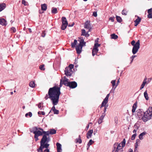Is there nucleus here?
Instances as JSON below:
<instances>
[{"label":"nucleus","instance_id":"nucleus-1","mask_svg":"<svg viewBox=\"0 0 152 152\" xmlns=\"http://www.w3.org/2000/svg\"><path fill=\"white\" fill-rule=\"evenodd\" d=\"M60 94V88L53 87L49 89L48 94H46L45 98L46 100L49 98L52 101L53 104L55 106L58 103Z\"/></svg>","mask_w":152,"mask_h":152},{"label":"nucleus","instance_id":"nucleus-2","mask_svg":"<svg viewBox=\"0 0 152 152\" xmlns=\"http://www.w3.org/2000/svg\"><path fill=\"white\" fill-rule=\"evenodd\" d=\"M42 140L43 142L42 144H43L44 148L47 149L50 145L48 143L50 141V137L49 136L47 137L45 135H43L41 141Z\"/></svg>","mask_w":152,"mask_h":152},{"label":"nucleus","instance_id":"nucleus-3","mask_svg":"<svg viewBox=\"0 0 152 152\" xmlns=\"http://www.w3.org/2000/svg\"><path fill=\"white\" fill-rule=\"evenodd\" d=\"M123 148L121 147L120 144L115 143L113 145L112 152H123Z\"/></svg>","mask_w":152,"mask_h":152},{"label":"nucleus","instance_id":"nucleus-4","mask_svg":"<svg viewBox=\"0 0 152 152\" xmlns=\"http://www.w3.org/2000/svg\"><path fill=\"white\" fill-rule=\"evenodd\" d=\"M152 116L151 114H150L149 113H148V111H146L145 112H144V115L142 119L143 121L145 122L151 119Z\"/></svg>","mask_w":152,"mask_h":152},{"label":"nucleus","instance_id":"nucleus-5","mask_svg":"<svg viewBox=\"0 0 152 152\" xmlns=\"http://www.w3.org/2000/svg\"><path fill=\"white\" fill-rule=\"evenodd\" d=\"M56 133V130L54 129H52L49 131H47L43 132V135H45L47 137L49 136L50 134H54Z\"/></svg>","mask_w":152,"mask_h":152},{"label":"nucleus","instance_id":"nucleus-6","mask_svg":"<svg viewBox=\"0 0 152 152\" xmlns=\"http://www.w3.org/2000/svg\"><path fill=\"white\" fill-rule=\"evenodd\" d=\"M111 83L112 84L113 87L111 90L110 91V93H113V94H114V91L117 87V86H116V80H112L111 82Z\"/></svg>","mask_w":152,"mask_h":152},{"label":"nucleus","instance_id":"nucleus-7","mask_svg":"<svg viewBox=\"0 0 152 152\" xmlns=\"http://www.w3.org/2000/svg\"><path fill=\"white\" fill-rule=\"evenodd\" d=\"M64 72L65 74L67 77L71 76L73 73L72 70L66 67L65 69Z\"/></svg>","mask_w":152,"mask_h":152},{"label":"nucleus","instance_id":"nucleus-8","mask_svg":"<svg viewBox=\"0 0 152 152\" xmlns=\"http://www.w3.org/2000/svg\"><path fill=\"white\" fill-rule=\"evenodd\" d=\"M137 115L138 116L139 118H141L142 117L143 115L144 114V112L142 109H139L137 111Z\"/></svg>","mask_w":152,"mask_h":152},{"label":"nucleus","instance_id":"nucleus-9","mask_svg":"<svg viewBox=\"0 0 152 152\" xmlns=\"http://www.w3.org/2000/svg\"><path fill=\"white\" fill-rule=\"evenodd\" d=\"M140 45H138L137 44L135 46L133 47L132 49V53L134 54V55L138 51L139 49L140 48Z\"/></svg>","mask_w":152,"mask_h":152},{"label":"nucleus","instance_id":"nucleus-10","mask_svg":"<svg viewBox=\"0 0 152 152\" xmlns=\"http://www.w3.org/2000/svg\"><path fill=\"white\" fill-rule=\"evenodd\" d=\"M97 46V45H96V44L94 45V46L92 50V54L93 56H94L95 54H96L97 52L99 50L98 49V48L99 46Z\"/></svg>","mask_w":152,"mask_h":152},{"label":"nucleus","instance_id":"nucleus-11","mask_svg":"<svg viewBox=\"0 0 152 152\" xmlns=\"http://www.w3.org/2000/svg\"><path fill=\"white\" fill-rule=\"evenodd\" d=\"M77 86V84L75 81H72L69 82L68 87L71 88H74Z\"/></svg>","mask_w":152,"mask_h":152},{"label":"nucleus","instance_id":"nucleus-12","mask_svg":"<svg viewBox=\"0 0 152 152\" xmlns=\"http://www.w3.org/2000/svg\"><path fill=\"white\" fill-rule=\"evenodd\" d=\"M57 152H61L62 150L61 149V145L59 142L56 143Z\"/></svg>","mask_w":152,"mask_h":152},{"label":"nucleus","instance_id":"nucleus-13","mask_svg":"<svg viewBox=\"0 0 152 152\" xmlns=\"http://www.w3.org/2000/svg\"><path fill=\"white\" fill-rule=\"evenodd\" d=\"M93 130L91 129L89 130L87 133L86 134V137L88 139H89L91 138L92 135V134L93 133Z\"/></svg>","mask_w":152,"mask_h":152},{"label":"nucleus","instance_id":"nucleus-14","mask_svg":"<svg viewBox=\"0 0 152 152\" xmlns=\"http://www.w3.org/2000/svg\"><path fill=\"white\" fill-rule=\"evenodd\" d=\"M0 24L2 26H6L7 25V21L4 18H0Z\"/></svg>","mask_w":152,"mask_h":152},{"label":"nucleus","instance_id":"nucleus-15","mask_svg":"<svg viewBox=\"0 0 152 152\" xmlns=\"http://www.w3.org/2000/svg\"><path fill=\"white\" fill-rule=\"evenodd\" d=\"M82 48H81V47H80V46L79 45H77L76 47V50L77 54H80L81 53L82 51Z\"/></svg>","mask_w":152,"mask_h":152},{"label":"nucleus","instance_id":"nucleus-16","mask_svg":"<svg viewBox=\"0 0 152 152\" xmlns=\"http://www.w3.org/2000/svg\"><path fill=\"white\" fill-rule=\"evenodd\" d=\"M91 26L90 23V22L88 21H86L85 23L84 27L86 28H89L91 27Z\"/></svg>","mask_w":152,"mask_h":152},{"label":"nucleus","instance_id":"nucleus-17","mask_svg":"<svg viewBox=\"0 0 152 152\" xmlns=\"http://www.w3.org/2000/svg\"><path fill=\"white\" fill-rule=\"evenodd\" d=\"M131 44L133 47L135 46L137 44V45H140V40H138L136 43L135 41L134 40H133L131 42Z\"/></svg>","mask_w":152,"mask_h":152},{"label":"nucleus","instance_id":"nucleus-18","mask_svg":"<svg viewBox=\"0 0 152 152\" xmlns=\"http://www.w3.org/2000/svg\"><path fill=\"white\" fill-rule=\"evenodd\" d=\"M6 7V5L5 3H2L0 4V11H1L3 10Z\"/></svg>","mask_w":152,"mask_h":152},{"label":"nucleus","instance_id":"nucleus-19","mask_svg":"<svg viewBox=\"0 0 152 152\" xmlns=\"http://www.w3.org/2000/svg\"><path fill=\"white\" fill-rule=\"evenodd\" d=\"M137 102H136L133 104L132 109V112L133 113L135 112L136 108L137 107Z\"/></svg>","mask_w":152,"mask_h":152},{"label":"nucleus","instance_id":"nucleus-20","mask_svg":"<svg viewBox=\"0 0 152 152\" xmlns=\"http://www.w3.org/2000/svg\"><path fill=\"white\" fill-rule=\"evenodd\" d=\"M43 134V132H42L41 131L39 130H37V132H34V134L35 135H37L38 136L42 135Z\"/></svg>","mask_w":152,"mask_h":152},{"label":"nucleus","instance_id":"nucleus-21","mask_svg":"<svg viewBox=\"0 0 152 152\" xmlns=\"http://www.w3.org/2000/svg\"><path fill=\"white\" fill-rule=\"evenodd\" d=\"M146 134L145 132H144L140 134L139 136V139L142 140L143 139V137Z\"/></svg>","mask_w":152,"mask_h":152},{"label":"nucleus","instance_id":"nucleus-22","mask_svg":"<svg viewBox=\"0 0 152 152\" xmlns=\"http://www.w3.org/2000/svg\"><path fill=\"white\" fill-rule=\"evenodd\" d=\"M61 20L62 23L68 24L67 21L66 20V18L65 17H62L61 18Z\"/></svg>","mask_w":152,"mask_h":152},{"label":"nucleus","instance_id":"nucleus-23","mask_svg":"<svg viewBox=\"0 0 152 152\" xmlns=\"http://www.w3.org/2000/svg\"><path fill=\"white\" fill-rule=\"evenodd\" d=\"M103 113H103V115L101 116L98 120V123L99 124H100L102 123V120L104 118V115H103Z\"/></svg>","mask_w":152,"mask_h":152},{"label":"nucleus","instance_id":"nucleus-24","mask_svg":"<svg viewBox=\"0 0 152 152\" xmlns=\"http://www.w3.org/2000/svg\"><path fill=\"white\" fill-rule=\"evenodd\" d=\"M41 9L42 10L45 11L47 9V6L46 4H42L41 5Z\"/></svg>","mask_w":152,"mask_h":152},{"label":"nucleus","instance_id":"nucleus-25","mask_svg":"<svg viewBox=\"0 0 152 152\" xmlns=\"http://www.w3.org/2000/svg\"><path fill=\"white\" fill-rule=\"evenodd\" d=\"M144 96L146 100H149V97L148 96V95L147 93V91L146 90L144 93Z\"/></svg>","mask_w":152,"mask_h":152},{"label":"nucleus","instance_id":"nucleus-26","mask_svg":"<svg viewBox=\"0 0 152 152\" xmlns=\"http://www.w3.org/2000/svg\"><path fill=\"white\" fill-rule=\"evenodd\" d=\"M40 146L39 148V149H40L41 152H43V149L44 148V147L43 146V144H42L43 143V140L42 141H40Z\"/></svg>","mask_w":152,"mask_h":152},{"label":"nucleus","instance_id":"nucleus-27","mask_svg":"<svg viewBox=\"0 0 152 152\" xmlns=\"http://www.w3.org/2000/svg\"><path fill=\"white\" fill-rule=\"evenodd\" d=\"M148 14L147 15L148 17L152 16V8L149 9L148 10Z\"/></svg>","mask_w":152,"mask_h":152},{"label":"nucleus","instance_id":"nucleus-28","mask_svg":"<svg viewBox=\"0 0 152 152\" xmlns=\"http://www.w3.org/2000/svg\"><path fill=\"white\" fill-rule=\"evenodd\" d=\"M38 130V128L37 127L35 126L32 128V129L30 130L31 132H33L34 134V132H37Z\"/></svg>","mask_w":152,"mask_h":152},{"label":"nucleus","instance_id":"nucleus-29","mask_svg":"<svg viewBox=\"0 0 152 152\" xmlns=\"http://www.w3.org/2000/svg\"><path fill=\"white\" fill-rule=\"evenodd\" d=\"M120 145L121 144L122 146L121 147L123 148L125 146L126 144V140L125 138L123 139V141L121 142Z\"/></svg>","mask_w":152,"mask_h":152},{"label":"nucleus","instance_id":"nucleus-30","mask_svg":"<svg viewBox=\"0 0 152 152\" xmlns=\"http://www.w3.org/2000/svg\"><path fill=\"white\" fill-rule=\"evenodd\" d=\"M111 38L112 39H116L118 38V36L115 34H113L110 35Z\"/></svg>","mask_w":152,"mask_h":152},{"label":"nucleus","instance_id":"nucleus-31","mask_svg":"<svg viewBox=\"0 0 152 152\" xmlns=\"http://www.w3.org/2000/svg\"><path fill=\"white\" fill-rule=\"evenodd\" d=\"M116 18L117 21L118 22L121 23L122 22V20L120 17L116 15Z\"/></svg>","mask_w":152,"mask_h":152},{"label":"nucleus","instance_id":"nucleus-32","mask_svg":"<svg viewBox=\"0 0 152 152\" xmlns=\"http://www.w3.org/2000/svg\"><path fill=\"white\" fill-rule=\"evenodd\" d=\"M77 41L76 39L74 40V42L71 43L72 47L73 48L75 47L77 44Z\"/></svg>","mask_w":152,"mask_h":152},{"label":"nucleus","instance_id":"nucleus-33","mask_svg":"<svg viewBox=\"0 0 152 152\" xmlns=\"http://www.w3.org/2000/svg\"><path fill=\"white\" fill-rule=\"evenodd\" d=\"M30 87L32 88H34L35 86V83L34 81H31L30 82L29 84Z\"/></svg>","mask_w":152,"mask_h":152},{"label":"nucleus","instance_id":"nucleus-34","mask_svg":"<svg viewBox=\"0 0 152 152\" xmlns=\"http://www.w3.org/2000/svg\"><path fill=\"white\" fill-rule=\"evenodd\" d=\"M67 25L68 24L62 23V25L61 27V29L62 30H64L67 27Z\"/></svg>","mask_w":152,"mask_h":152},{"label":"nucleus","instance_id":"nucleus-35","mask_svg":"<svg viewBox=\"0 0 152 152\" xmlns=\"http://www.w3.org/2000/svg\"><path fill=\"white\" fill-rule=\"evenodd\" d=\"M52 13L53 14H56L57 12V10L56 8L53 7L52 9Z\"/></svg>","mask_w":152,"mask_h":152},{"label":"nucleus","instance_id":"nucleus-36","mask_svg":"<svg viewBox=\"0 0 152 152\" xmlns=\"http://www.w3.org/2000/svg\"><path fill=\"white\" fill-rule=\"evenodd\" d=\"M148 111V113L151 114V115L152 116V107H150L148 109V110L146 111Z\"/></svg>","mask_w":152,"mask_h":152},{"label":"nucleus","instance_id":"nucleus-37","mask_svg":"<svg viewBox=\"0 0 152 152\" xmlns=\"http://www.w3.org/2000/svg\"><path fill=\"white\" fill-rule=\"evenodd\" d=\"M141 20V18H140L139 16H137V19L134 21V22H136L138 23L140 22Z\"/></svg>","mask_w":152,"mask_h":152},{"label":"nucleus","instance_id":"nucleus-38","mask_svg":"<svg viewBox=\"0 0 152 152\" xmlns=\"http://www.w3.org/2000/svg\"><path fill=\"white\" fill-rule=\"evenodd\" d=\"M76 142H78L80 144L82 143V140L81 139L80 136V135H79V138L78 139H76Z\"/></svg>","mask_w":152,"mask_h":152},{"label":"nucleus","instance_id":"nucleus-39","mask_svg":"<svg viewBox=\"0 0 152 152\" xmlns=\"http://www.w3.org/2000/svg\"><path fill=\"white\" fill-rule=\"evenodd\" d=\"M136 57H137L136 55H134L130 57V59H131V62L130 63V64H131L133 62L134 59V58Z\"/></svg>","mask_w":152,"mask_h":152},{"label":"nucleus","instance_id":"nucleus-40","mask_svg":"<svg viewBox=\"0 0 152 152\" xmlns=\"http://www.w3.org/2000/svg\"><path fill=\"white\" fill-rule=\"evenodd\" d=\"M110 94H109L107 95L106 96V97H105V104L106 103H107L108 101V99L109 97V96H110Z\"/></svg>","mask_w":152,"mask_h":152},{"label":"nucleus","instance_id":"nucleus-41","mask_svg":"<svg viewBox=\"0 0 152 152\" xmlns=\"http://www.w3.org/2000/svg\"><path fill=\"white\" fill-rule=\"evenodd\" d=\"M62 84H63L65 86L68 87L69 83V82H66L65 81L62 80Z\"/></svg>","mask_w":152,"mask_h":152},{"label":"nucleus","instance_id":"nucleus-42","mask_svg":"<svg viewBox=\"0 0 152 152\" xmlns=\"http://www.w3.org/2000/svg\"><path fill=\"white\" fill-rule=\"evenodd\" d=\"M99 38H97L95 41V44L94 45H95L96 44L97 45V46H99L100 45V44H99L98 43V42H99Z\"/></svg>","mask_w":152,"mask_h":152},{"label":"nucleus","instance_id":"nucleus-43","mask_svg":"<svg viewBox=\"0 0 152 152\" xmlns=\"http://www.w3.org/2000/svg\"><path fill=\"white\" fill-rule=\"evenodd\" d=\"M86 42H84L82 43L80 42L79 45H78L80 46V47H81V48H82L83 46H86Z\"/></svg>","mask_w":152,"mask_h":152},{"label":"nucleus","instance_id":"nucleus-44","mask_svg":"<svg viewBox=\"0 0 152 152\" xmlns=\"http://www.w3.org/2000/svg\"><path fill=\"white\" fill-rule=\"evenodd\" d=\"M94 142V141H92V140L91 139L88 142V143L87 145H88V147H90V146Z\"/></svg>","mask_w":152,"mask_h":152},{"label":"nucleus","instance_id":"nucleus-45","mask_svg":"<svg viewBox=\"0 0 152 152\" xmlns=\"http://www.w3.org/2000/svg\"><path fill=\"white\" fill-rule=\"evenodd\" d=\"M44 67L45 65L44 64L41 65L39 66V68L41 70L44 71L45 69Z\"/></svg>","mask_w":152,"mask_h":152},{"label":"nucleus","instance_id":"nucleus-46","mask_svg":"<svg viewBox=\"0 0 152 152\" xmlns=\"http://www.w3.org/2000/svg\"><path fill=\"white\" fill-rule=\"evenodd\" d=\"M127 12L126 10L124 9L122 12V14L123 15H127Z\"/></svg>","mask_w":152,"mask_h":152},{"label":"nucleus","instance_id":"nucleus-47","mask_svg":"<svg viewBox=\"0 0 152 152\" xmlns=\"http://www.w3.org/2000/svg\"><path fill=\"white\" fill-rule=\"evenodd\" d=\"M32 113L31 112H29L27 113H26L25 114V116L26 117H28V116L29 115V116L31 117L32 116Z\"/></svg>","mask_w":152,"mask_h":152},{"label":"nucleus","instance_id":"nucleus-48","mask_svg":"<svg viewBox=\"0 0 152 152\" xmlns=\"http://www.w3.org/2000/svg\"><path fill=\"white\" fill-rule=\"evenodd\" d=\"M140 141L139 139H137L136 140V143H135V146H137V147L138 145V144H140Z\"/></svg>","mask_w":152,"mask_h":152},{"label":"nucleus","instance_id":"nucleus-49","mask_svg":"<svg viewBox=\"0 0 152 152\" xmlns=\"http://www.w3.org/2000/svg\"><path fill=\"white\" fill-rule=\"evenodd\" d=\"M146 83L143 82L142 84V85L141 86H140V90H141L142 88H143L144 87L145 84Z\"/></svg>","mask_w":152,"mask_h":152},{"label":"nucleus","instance_id":"nucleus-50","mask_svg":"<svg viewBox=\"0 0 152 152\" xmlns=\"http://www.w3.org/2000/svg\"><path fill=\"white\" fill-rule=\"evenodd\" d=\"M136 136V133H134V134L132 135L131 138V140H134Z\"/></svg>","mask_w":152,"mask_h":152},{"label":"nucleus","instance_id":"nucleus-51","mask_svg":"<svg viewBox=\"0 0 152 152\" xmlns=\"http://www.w3.org/2000/svg\"><path fill=\"white\" fill-rule=\"evenodd\" d=\"M82 31V34L81 35L85 36L86 35V32L85 30L84 29H82L81 30Z\"/></svg>","mask_w":152,"mask_h":152},{"label":"nucleus","instance_id":"nucleus-52","mask_svg":"<svg viewBox=\"0 0 152 152\" xmlns=\"http://www.w3.org/2000/svg\"><path fill=\"white\" fill-rule=\"evenodd\" d=\"M63 84H62V80H61V81H60V85H59V87H58V86H55L54 87H56L57 88H60H60L62 87Z\"/></svg>","mask_w":152,"mask_h":152},{"label":"nucleus","instance_id":"nucleus-53","mask_svg":"<svg viewBox=\"0 0 152 152\" xmlns=\"http://www.w3.org/2000/svg\"><path fill=\"white\" fill-rule=\"evenodd\" d=\"M66 67L69 68V69H70L71 70H72V69L74 67V65L72 64H70L69 65V66Z\"/></svg>","mask_w":152,"mask_h":152},{"label":"nucleus","instance_id":"nucleus-54","mask_svg":"<svg viewBox=\"0 0 152 152\" xmlns=\"http://www.w3.org/2000/svg\"><path fill=\"white\" fill-rule=\"evenodd\" d=\"M11 30L12 31L13 33H15L16 31V29L14 27H12L11 28Z\"/></svg>","mask_w":152,"mask_h":152},{"label":"nucleus","instance_id":"nucleus-55","mask_svg":"<svg viewBox=\"0 0 152 152\" xmlns=\"http://www.w3.org/2000/svg\"><path fill=\"white\" fill-rule=\"evenodd\" d=\"M54 114H59V111L58 110L56 109L53 111Z\"/></svg>","mask_w":152,"mask_h":152},{"label":"nucleus","instance_id":"nucleus-56","mask_svg":"<svg viewBox=\"0 0 152 152\" xmlns=\"http://www.w3.org/2000/svg\"><path fill=\"white\" fill-rule=\"evenodd\" d=\"M22 3L25 6L27 5V2L25 0H22Z\"/></svg>","mask_w":152,"mask_h":152},{"label":"nucleus","instance_id":"nucleus-57","mask_svg":"<svg viewBox=\"0 0 152 152\" xmlns=\"http://www.w3.org/2000/svg\"><path fill=\"white\" fill-rule=\"evenodd\" d=\"M38 115L42 114V115H45V113L43 111H39L38 113Z\"/></svg>","mask_w":152,"mask_h":152},{"label":"nucleus","instance_id":"nucleus-58","mask_svg":"<svg viewBox=\"0 0 152 152\" xmlns=\"http://www.w3.org/2000/svg\"><path fill=\"white\" fill-rule=\"evenodd\" d=\"M79 39H80V40H79L78 41H79L80 43H82L83 42H84L83 37H81L80 38H79Z\"/></svg>","mask_w":152,"mask_h":152},{"label":"nucleus","instance_id":"nucleus-59","mask_svg":"<svg viewBox=\"0 0 152 152\" xmlns=\"http://www.w3.org/2000/svg\"><path fill=\"white\" fill-rule=\"evenodd\" d=\"M104 106V99H103V101L102 103L101 106L100 107V108L101 109L102 107Z\"/></svg>","mask_w":152,"mask_h":152},{"label":"nucleus","instance_id":"nucleus-60","mask_svg":"<svg viewBox=\"0 0 152 152\" xmlns=\"http://www.w3.org/2000/svg\"><path fill=\"white\" fill-rule=\"evenodd\" d=\"M46 35V33H45V31H42V37H45Z\"/></svg>","mask_w":152,"mask_h":152},{"label":"nucleus","instance_id":"nucleus-61","mask_svg":"<svg viewBox=\"0 0 152 152\" xmlns=\"http://www.w3.org/2000/svg\"><path fill=\"white\" fill-rule=\"evenodd\" d=\"M93 15L94 17H97V12H95V11H94V12H93Z\"/></svg>","mask_w":152,"mask_h":152},{"label":"nucleus","instance_id":"nucleus-62","mask_svg":"<svg viewBox=\"0 0 152 152\" xmlns=\"http://www.w3.org/2000/svg\"><path fill=\"white\" fill-rule=\"evenodd\" d=\"M115 18V17H110L109 19V20H111V21L112 22H114V19Z\"/></svg>","mask_w":152,"mask_h":152},{"label":"nucleus","instance_id":"nucleus-63","mask_svg":"<svg viewBox=\"0 0 152 152\" xmlns=\"http://www.w3.org/2000/svg\"><path fill=\"white\" fill-rule=\"evenodd\" d=\"M63 80L65 81L66 82H69V80L68 79L66 78V77H64V79Z\"/></svg>","mask_w":152,"mask_h":152},{"label":"nucleus","instance_id":"nucleus-64","mask_svg":"<svg viewBox=\"0 0 152 152\" xmlns=\"http://www.w3.org/2000/svg\"><path fill=\"white\" fill-rule=\"evenodd\" d=\"M38 108L40 109V110H42L43 107H41L40 103L39 104H38Z\"/></svg>","mask_w":152,"mask_h":152}]
</instances>
